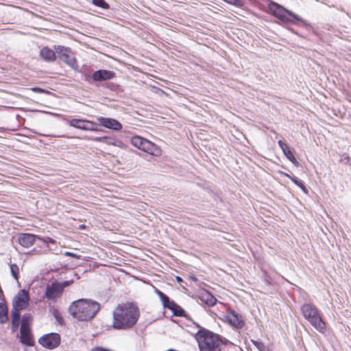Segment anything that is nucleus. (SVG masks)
Masks as SVG:
<instances>
[{"label":"nucleus","mask_w":351,"mask_h":351,"mask_svg":"<svg viewBox=\"0 0 351 351\" xmlns=\"http://www.w3.org/2000/svg\"><path fill=\"white\" fill-rule=\"evenodd\" d=\"M141 315L140 309L134 302L118 304L113 311L112 326L117 330H128L137 323Z\"/></svg>","instance_id":"nucleus-1"},{"label":"nucleus","mask_w":351,"mask_h":351,"mask_svg":"<svg viewBox=\"0 0 351 351\" xmlns=\"http://www.w3.org/2000/svg\"><path fill=\"white\" fill-rule=\"evenodd\" d=\"M100 309V304L89 299H79L72 302L69 308L71 315L80 321L93 318Z\"/></svg>","instance_id":"nucleus-2"},{"label":"nucleus","mask_w":351,"mask_h":351,"mask_svg":"<svg viewBox=\"0 0 351 351\" xmlns=\"http://www.w3.org/2000/svg\"><path fill=\"white\" fill-rule=\"evenodd\" d=\"M193 324L199 328L194 337L200 351H221L223 341L220 335L200 326L197 323Z\"/></svg>","instance_id":"nucleus-3"},{"label":"nucleus","mask_w":351,"mask_h":351,"mask_svg":"<svg viewBox=\"0 0 351 351\" xmlns=\"http://www.w3.org/2000/svg\"><path fill=\"white\" fill-rule=\"evenodd\" d=\"M269 9L276 17L283 22H288L307 29L311 28V25L306 20L276 2H271L269 4Z\"/></svg>","instance_id":"nucleus-4"},{"label":"nucleus","mask_w":351,"mask_h":351,"mask_svg":"<svg viewBox=\"0 0 351 351\" xmlns=\"http://www.w3.org/2000/svg\"><path fill=\"white\" fill-rule=\"evenodd\" d=\"M54 49L58 57L61 61L66 63L71 69L76 70L77 68V60L71 48L62 45H55Z\"/></svg>","instance_id":"nucleus-5"},{"label":"nucleus","mask_w":351,"mask_h":351,"mask_svg":"<svg viewBox=\"0 0 351 351\" xmlns=\"http://www.w3.org/2000/svg\"><path fill=\"white\" fill-rule=\"evenodd\" d=\"M69 125L75 128L85 131H101L98 123L87 119H72L69 121Z\"/></svg>","instance_id":"nucleus-6"},{"label":"nucleus","mask_w":351,"mask_h":351,"mask_svg":"<svg viewBox=\"0 0 351 351\" xmlns=\"http://www.w3.org/2000/svg\"><path fill=\"white\" fill-rule=\"evenodd\" d=\"M61 338L58 333L51 332L43 335L38 340L39 343L43 347L52 350L60 344Z\"/></svg>","instance_id":"nucleus-7"},{"label":"nucleus","mask_w":351,"mask_h":351,"mask_svg":"<svg viewBox=\"0 0 351 351\" xmlns=\"http://www.w3.org/2000/svg\"><path fill=\"white\" fill-rule=\"evenodd\" d=\"M29 291L26 289L20 290L14 296L12 300V309H18L21 311L27 307L29 305Z\"/></svg>","instance_id":"nucleus-8"},{"label":"nucleus","mask_w":351,"mask_h":351,"mask_svg":"<svg viewBox=\"0 0 351 351\" xmlns=\"http://www.w3.org/2000/svg\"><path fill=\"white\" fill-rule=\"evenodd\" d=\"M62 295V293L58 282L55 281L47 285L44 298H47V300L56 302Z\"/></svg>","instance_id":"nucleus-9"},{"label":"nucleus","mask_w":351,"mask_h":351,"mask_svg":"<svg viewBox=\"0 0 351 351\" xmlns=\"http://www.w3.org/2000/svg\"><path fill=\"white\" fill-rule=\"evenodd\" d=\"M115 76L116 73L114 71L106 69H99L92 73L94 84L112 80Z\"/></svg>","instance_id":"nucleus-10"},{"label":"nucleus","mask_w":351,"mask_h":351,"mask_svg":"<svg viewBox=\"0 0 351 351\" xmlns=\"http://www.w3.org/2000/svg\"><path fill=\"white\" fill-rule=\"evenodd\" d=\"M97 120L99 127L101 125L115 131H119L122 129L121 123L114 119L99 117L97 118Z\"/></svg>","instance_id":"nucleus-11"},{"label":"nucleus","mask_w":351,"mask_h":351,"mask_svg":"<svg viewBox=\"0 0 351 351\" xmlns=\"http://www.w3.org/2000/svg\"><path fill=\"white\" fill-rule=\"evenodd\" d=\"M226 317L229 323L237 328H241L244 326L243 317L233 309L228 310Z\"/></svg>","instance_id":"nucleus-12"},{"label":"nucleus","mask_w":351,"mask_h":351,"mask_svg":"<svg viewBox=\"0 0 351 351\" xmlns=\"http://www.w3.org/2000/svg\"><path fill=\"white\" fill-rule=\"evenodd\" d=\"M300 309L303 316L306 320H309L319 314L318 308L313 303H304L301 306Z\"/></svg>","instance_id":"nucleus-13"},{"label":"nucleus","mask_w":351,"mask_h":351,"mask_svg":"<svg viewBox=\"0 0 351 351\" xmlns=\"http://www.w3.org/2000/svg\"><path fill=\"white\" fill-rule=\"evenodd\" d=\"M39 239L37 236L29 233H21L18 237L19 243L26 248H29L33 245L36 239Z\"/></svg>","instance_id":"nucleus-14"},{"label":"nucleus","mask_w":351,"mask_h":351,"mask_svg":"<svg viewBox=\"0 0 351 351\" xmlns=\"http://www.w3.org/2000/svg\"><path fill=\"white\" fill-rule=\"evenodd\" d=\"M57 53L48 47H43L40 51V57L46 62H54L56 60Z\"/></svg>","instance_id":"nucleus-15"},{"label":"nucleus","mask_w":351,"mask_h":351,"mask_svg":"<svg viewBox=\"0 0 351 351\" xmlns=\"http://www.w3.org/2000/svg\"><path fill=\"white\" fill-rule=\"evenodd\" d=\"M308 321L318 332L321 333H324L326 332V323L322 319L320 314Z\"/></svg>","instance_id":"nucleus-16"},{"label":"nucleus","mask_w":351,"mask_h":351,"mask_svg":"<svg viewBox=\"0 0 351 351\" xmlns=\"http://www.w3.org/2000/svg\"><path fill=\"white\" fill-rule=\"evenodd\" d=\"M199 299L208 306H213L217 301L215 297L208 291H202L199 295Z\"/></svg>","instance_id":"nucleus-17"},{"label":"nucleus","mask_w":351,"mask_h":351,"mask_svg":"<svg viewBox=\"0 0 351 351\" xmlns=\"http://www.w3.org/2000/svg\"><path fill=\"white\" fill-rule=\"evenodd\" d=\"M153 156H160L161 154V149L154 143L146 140L143 150Z\"/></svg>","instance_id":"nucleus-18"},{"label":"nucleus","mask_w":351,"mask_h":351,"mask_svg":"<svg viewBox=\"0 0 351 351\" xmlns=\"http://www.w3.org/2000/svg\"><path fill=\"white\" fill-rule=\"evenodd\" d=\"M153 156H160L161 154V149L154 143L146 140L143 150Z\"/></svg>","instance_id":"nucleus-19"},{"label":"nucleus","mask_w":351,"mask_h":351,"mask_svg":"<svg viewBox=\"0 0 351 351\" xmlns=\"http://www.w3.org/2000/svg\"><path fill=\"white\" fill-rule=\"evenodd\" d=\"M20 341L23 344L28 346L34 344V341L32 335L31 334L30 329H24L23 330H20Z\"/></svg>","instance_id":"nucleus-20"},{"label":"nucleus","mask_w":351,"mask_h":351,"mask_svg":"<svg viewBox=\"0 0 351 351\" xmlns=\"http://www.w3.org/2000/svg\"><path fill=\"white\" fill-rule=\"evenodd\" d=\"M12 332H15L17 330L21 319V313L18 309H12Z\"/></svg>","instance_id":"nucleus-21"},{"label":"nucleus","mask_w":351,"mask_h":351,"mask_svg":"<svg viewBox=\"0 0 351 351\" xmlns=\"http://www.w3.org/2000/svg\"><path fill=\"white\" fill-rule=\"evenodd\" d=\"M285 176L289 178L295 184H296L298 186H299L304 193H308V189H306V186L304 185V182L300 180L296 176L292 175H289L288 173H283Z\"/></svg>","instance_id":"nucleus-22"},{"label":"nucleus","mask_w":351,"mask_h":351,"mask_svg":"<svg viewBox=\"0 0 351 351\" xmlns=\"http://www.w3.org/2000/svg\"><path fill=\"white\" fill-rule=\"evenodd\" d=\"M146 140L140 136H134L131 138L130 141L132 145L138 149L143 150Z\"/></svg>","instance_id":"nucleus-23"},{"label":"nucleus","mask_w":351,"mask_h":351,"mask_svg":"<svg viewBox=\"0 0 351 351\" xmlns=\"http://www.w3.org/2000/svg\"><path fill=\"white\" fill-rule=\"evenodd\" d=\"M8 319V308L5 303L0 302V324H5Z\"/></svg>","instance_id":"nucleus-24"},{"label":"nucleus","mask_w":351,"mask_h":351,"mask_svg":"<svg viewBox=\"0 0 351 351\" xmlns=\"http://www.w3.org/2000/svg\"><path fill=\"white\" fill-rule=\"evenodd\" d=\"M282 152L287 157V158L290 162H291L295 166H299V162H298L296 158L295 157L293 150L289 147V146L287 147V148H285V149L282 150Z\"/></svg>","instance_id":"nucleus-25"},{"label":"nucleus","mask_w":351,"mask_h":351,"mask_svg":"<svg viewBox=\"0 0 351 351\" xmlns=\"http://www.w3.org/2000/svg\"><path fill=\"white\" fill-rule=\"evenodd\" d=\"M32 321V315L29 313H25L23 315L21 323V330L24 329H29L30 323Z\"/></svg>","instance_id":"nucleus-26"},{"label":"nucleus","mask_w":351,"mask_h":351,"mask_svg":"<svg viewBox=\"0 0 351 351\" xmlns=\"http://www.w3.org/2000/svg\"><path fill=\"white\" fill-rule=\"evenodd\" d=\"M171 311H172L173 315H175V316L182 317L189 319L185 311L178 304H176L174 305Z\"/></svg>","instance_id":"nucleus-27"},{"label":"nucleus","mask_w":351,"mask_h":351,"mask_svg":"<svg viewBox=\"0 0 351 351\" xmlns=\"http://www.w3.org/2000/svg\"><path fill=\"white\" fill-rule=\"evenodd\" d=\"M10 272H11L12 277L15 280L19 279V268L16 264H11L10 265Z\"/></svg>","instance_id":"nucleus-28"},{"label":"nucleus","mask_w":351,"mask_h":351,"mask_svg":"<svg viewBox=\"0 0 351 351\" xmlns=\"http://www.w3.org/2000/svg\"><path fill=\"white\" fill-rule=\"evenodd\" d=\"M92 3L93 5L103 9H108L110 8L109 4L105 0H93Z\"/></svg>","instance_id":"nucleus-29"},{"label":"nucleus","mask_w":351,"mask_h":351,"mask_svg":"<svg viewBox=\"0 0 351 351\" xmlns=\"http://www.w3.org/2000/svg\"><path fill=\"white\" fill-rule=\"evenodd\" d=\"M82 79L87 82L89 84H94L93 79L92 78V74H90L88 71H82Z\"/></svg>","instance_id":"nucleus-30"},{"label":"nucleus","mask_w":351,"mask_h":351,"mask_svg":"<svg viewBox=\"0 0 351 351\" xmlns=\"http://www.w3.org/2000/svg\"><path fill=\"white\" fill-rule=\"evenodd\" d=\"M85 139L90 140V141H96V142L104 143V142H106V140H108V137L107 136H98V137L87 136L85 138Z\"/></svg>","instance_id":"nucleus-31"},{"label":"nucleus","mask_w":351,"mask_h":351,"mask_svg":"<svg viewBox=\"0 0 351 351\" xmlns=\"http://www.w3.org/2000/svg\"><path fill=\"white\" fill-rule=\"evenodd\" d=\"M53 316L56 320V322L59 324H62L63 322H64V319L60 314V313L58 311V310H55L53 311Z\"/></svg>","instance_id":"nucleus-32"},{"label":"nucleus","mask_w":351,"mask_h":351,"mask_svg":"<svg viewBox=\"0 0 351 351\" xmlns=\"http://www.w3.org/2000/svg\"><path fill=\"white\" fill-rule=\"evenodd\" d=\"M253 344L260 351H265L266 347L262 341L252 340Z\"/></svg>","instance_id":"nucleus-33"},{"label":"nucleus","mask_w":351,"mask_h":351,"mask_svg":"<svg viewBox=\"0 0 351 351\" xmlns=\"http://www.w3.org/2000/svg\"><path fill=\"white\" fill-rule=\"evenodd\" d=\"M176 304V303L173 300L169 298L164 304H162V305L164 308L171 311Z\"/></svg>","instance_id":"nucleus-34"},{"label":"nucleus","mask_w":351,"mask_h":351,"mask_svg":"<svg viewBox=\"0 0 351 351\" xmlns=\"http://www.w3.org/2000/svg\"><path fill=\"white\" fill-rule=\"evenodd\" d=\"M223 1L229 4L233 5L238 8H241L243 5L241 0H223Z\"/></svg>","instance_id":"nucleus-35"},{"label":"nucleus","mask_w":351,"mask_h":351,"mask_svg":"<svg viewBox=\"0 0 351 351\" xmlns=\"http://www.w3.org/2000/svg\"><path fill=\"white\" fill-rule=\"evenodd\" d=\"M73 280H66V281H63V282H58L59 286L61 288L62 293H63L64 288L71 285L73 283Z\"/></svg>","instance_id":"nucleus-36"},{"label":"nucleus","mask_w":351,"mask_h":351,"mask_svg":"<svg viewBox=\"0 0 351 351\" xmlns=\"http://www.w3.org/2000/svg\"><path fill=\"white\" fill-rule=\"evenodd\" d=\"M340 162L344 165H349L350 163V158L348 154H343L341 156Z\"/></svg>","instance_id":"nucleus-37"},{"label":"nucleus","mask_w":351,"mask_h":351,"mask_svg":"<svg viewBox=\"0 0 351 351\" xmlns=\"http://www.w3.org/2000/svg\"><path fill=\"white\" fill-rule=\"evenodd\" d=\"M278 144L279 147L281 148L282 151L283 149H285V148H287V147H288V146H289L286 143H285V142H284L283 141H282V140H279V141H278Z\"/></svg>","instance_id":"nucleus-38"},{"label":"nucleus","mask_w":351,"mask_h":351,"mask_svg":"<svg viewBox=\"0 0 351 351\" xmlns=\"http://www.w3.org/2000/svg\"><path fill=\"white\" fill-rule=\"evenodd\" d=\"M263 280L267 285H269L271 284L269 277L266 273H265Z\"/></svg>","instance_id":"nucleus-39"},{"label":"nucleus","mask_w":351,"mask_h":351,"mask_svg":"<svg viewBox=\"0 0 351 351\" xmlns=\"http://www.w3.org/2000/svg\"><path fill=\"white\" fill-rule=\"evenodd\" d=\"M32 90L35 93H42L44 92V90L40 88H38V87H34L32 88Z\"/></svg>","instance_id":"nucleus-40"},{"label":"nucleus","mask_w":351,"mask_h":351,"mask_svg":"<svg viewBox=\"0 0 351 351\" xmlns=\"http://www.w3.org/2000/svg\"><path fill=\"white\" fill-rule=\"evenodd\" d=\"M169 298L166 294H165V295H163V297L160 300L162 302V303L164 304Z\"/></svg>","instance_id":"nucleus-41"},{"label":"nucleus","mask_w":351,"mask_h":351,"mask_svg":"<svg viewBox=\"0 0 351 351\" xmlns=\"http://www.w3.org/2000/svg\"><path fill=\"white\" fill-rule=\"evenodd\" d=\"M104 143H106L108 145H115L114 142H112V139L108 138V140H106V142H104Z\"/></svg>","instance_id":"nucleus-42"},{"label":"nucleus","mask_w":351,"mask_h":351,"mask_svg":"<svg viewBox=\"0 0 351 351\" xmlns=\"http://www.w3.org/2000/svg\"><path fill=\"white\" fill-rule=\"evenodd\" d=\"M155 293L157 294V295H159L160 293L161 292V291H160L159 289H158L157 288H155Z\"/></svg>","instance_id":"nucleus-43"},{"label":"nucleus","mask_w":351,"mask_h":351,"mask_svg":"<svg viewBox=\"0 0 351 351\" xmlns=\"http://www.w3.org/2000/svg\"><path fill=\"white\" fill-rule=\"evenodd\" d=\"M155 293L157 294V295H159L160 293L161 292V291H160L159 289H158L157 288H155Z\"/></svg>","instance_id":"nucleus-44"},{"label":"nucleus","mask_w":351,"mask_h":351,"mask_svg":"<svg viewBox=\"0 0 351 351\" xmlns=\"http://www.w3.org/2000/svg\"><path fill=\"white\" fill-rule=\"evenodd\" d=\"M158 297L160 298H162L163 297V295H165V293L163 292H160L159 295H158Z\"/></svg>","instance_id":"nucleus-45"},{"label":"nucleus","mask_w":351,"mask_h":351,"mask_svg":"<svg viewBox=\"0 0 351 351\" xmlns=\"http://www.w3.org/2000/svg\"><path fill=\"white\" fill-rule=\"evenodd\" d=\"M158 297L160 298H162L163 297V295H165V293L163 292H160L159 295H158Z\"/></svg>","instance_id":"nucleus-46"},{"label":"nucleus","mask_w":351,"mask_h":351,"mask_svg":"<svg viewBox=\"0 0 351 351\" xmlns=\"http://www.w3.org/2000/svg\"><path fill=\"white\" fill-rule=\"evenodd\" d=\"M66 254L67 256H74V254H73V253H72V252H66Z\"/></svg>","instance_id":"nucleus-47"},{"label":"nucleus","mask_w":351,"mask_h":351,"mask_svg":"<svg viewBox=\"0 0 351 351\" xmlns=\"http://www.w3.org/2000/svg\"><path fill=\"white\" fill-rule=\"evenodd\" d=\"M176 278H177V280H178V282H180V281H181V280H182V278H181L180 277H178V276Z\"/></svg>","instance_id":"nucleus-48"},{"label":"nucleus","mask_w":351,"mask_h":351,"mask_svg":"<svg viewBox=\"0 0 351 351\" xmlns=\"http://www.w3.org/2000/svg\"><path fill=\"white\" fill-rule=\"evenodd\" d=\"M84 227V225L80 226V228H83Z\"/></svg>","instance_id":"nucleus-49"}]
</instances>
